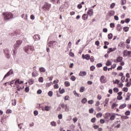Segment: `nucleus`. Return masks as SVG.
I'll list each match as a JSON object with an SVG mask.
<instances>
[{"label":"nucleus","instance_id":"obj_1","mask_svg":"<svg viewBox=\"0 0 131 131\" xmlns=\"http://www.w3.org/2000/svg\"><path fill=\"white\" fill-rule=\"evenodd\" d=\"M25 51L27 54H32V52L34 51V47L32 46L28 45L25 47Z\"/></svg>","mask_w":131,"mask_h":131},{"label":"nucleus","instance_id":"obj_2","mask_svg":"<svg viewBox=\"0 0 131 131\" xmlns=\"http://www.w3.org/2000/svg\"><path fill=\"white\" fill-rule=\"evenodd\" d=\"M3 15L4 17L5 20H10V19H12V18L14 17L13 14L10 12L3 13Z\"/></svg>","mask_w":131,"mask_h":131},{"label":"nucleus","instance_id":"obj_3","mask_svg":"<svg viewBox=\"0 0 131 131\" xmlns=\"http://www.w3.org/2000/svg\"><path fill=\"white\" fill-rule=\"evenodd\" d=\"M51 7H52V5L50 4L47 2H45L44 3V5L42 7V9L43 11H50V9H51Z\"/></svg>","mask_w":131,"mask_h":131},{"label":"nucleus","instance_id":"obj_4","mask_svg":"<svg viewBox=\"0 0 131 131\" xmlns=\"http://www.w3.org/2000/svg\"><path fill=\"white\" fill-rule=\"evenodd\" d=\"M123 57H131V51H128L127 50H124L123 52Z\"/></svg>","mask_w":131,"mask_h":131},{"label":"nucleus","instance_id":"obj_5","mask_svg":"<svg viewBox=\"0 0 131 131\" xmlns=\"http://www.w3.org/2000/svg\"><path fill=\"white\" fill-rule=\"evenodd\" d=\"M22 40H19L16 41V42L15 44L14 45V48L15 49H18L21 45H22Z\"/></svg>","mask_w":131,"mask_h":131},{"label":"nucleus","instance_id":"obj_6","mask_svg":"<svg viewBox=\"0 0 131 131\" xmlns=\"http://www.w3.org/2000/svg\"><path fill=\"white\" fill-rule=\"evenodd\" d=\"M56 45V41H50L48 43V47L51 48L52 49H54L55 48V45Z\"/></svg>","mask_w":131,"mask_h":131},{"label":"nucleus","instance_id":"obj_7","mask_svg":"<svg viewBox=\"0 0 131 131\" xmlns=\"http://www.w3.org/2000/svg\"><path fill=\"white\" fill-rule=\"evenodd\" d=\"M100 81L101 83H106L107 82V80L106 79V78L105 77V76L103 75L101 76L100 78Z\"/></svg>","mask_w":131,"mask_h":131},{"label":"nucleus","instance_id":"obj_8","mask_svg":"<svg viewBox=\"0 0 131 131\" xmlns=\"http://www.w3.org/2000/svg\"><path fill=\"white\" fill-rule=\"evenodd\" d=\"M82 59H85V60H89L91 59V56L89 54H86L85 55L82 54Z\"/></svg>","mask_w":131,"mask_h":131},{"label":"nucleus","instance_id":"obj_9","mask_svg":"<svg viewBox=\"0 0 131 131\" xmlns=\"http://www.w3.org/2000/svg\"><path fill=\"white\" fill-rule=\"evenodd\" d=\"M94 10H93V9H89L88 12H87V14L88 15H89V16H92L94 15Z\"/></svg>","mask_w":131,"mask_h":131},{"label":"nucleus","instance_id":"obj_10","mask_svg":"<svg viewBox=\"0 0 131 131\" xmlns=\"http://www.w3.org/2000/svg\"><path fill=\"white\" fill-rule=\"evenodd\" d=\"M11 74H13V71L12 70H10L4 77L3 79H5L6 77H8V76H10Z\"/></svg>","mask_w":131,"mask_h":131},{"label":"nucleus","instance_id":"obj_11","mask_svg":"<svg viewBox=\"0 0 131 131\" xmlns=\"http://www.w3.org/2000/svg\"><path fill=\"white\" fill-rule=\"evenodd\" d=\"M33 37L35 40H39V39H40V37H39V35L37 34L34 35Z\"/></svg>","mask_w":131,"mask_h":131},{"label":"nucleus","instance_id":"obj_12","mask_svg":"<svg viewBox=\"0 0 131 131\" xmlns=\"http://www.w3.org/2000/svg\"><path fill=\"white\" fill-rule=\"evenodd\" d=\"M86 75V72L85 71H81L79 74V76H85Z\"/></svg>","mask_w":131,"mask_h":131},{"label":"nucleus","instance_id":"obj_13","mask_svg":"<svg viewBox=\"0 0 131 131\" xmlns=\"http://www.w3.org/2000/svg\"><path fill=\"white\" fill-rule=\"evenodd\" d=\"M38 73H37V72H36V71H34L32 73V77H36V76H38Z\"/></svg>","mask_w":131,"mask_h":131},{"label":"nucleus","instance_id":"obj_14","mask_svg":"<svg viewBox=\"0 0 131 131\" xmlns=\"http://www.w3.org/2000/svg\"><path fill=\"white\" fill-rule=\"evenodd\" d=\"M114 119H115V114H112L110 118V120L112 121L114 120Z\"/></svg>","mask_w":131,"mask_h":131},{"label":"nucleus","instance_id":"obj_15","mask_svg":"<svg viewBox=\"0 0 131 131\" xmlns=\"http://www.w3.org/2000/svg\"><path fill=\"white\" fill-rule=\"evenodd\" d=\"M45 111H51V106L46 105L45 107Z\"/></svg>","mask_w":131,"mask_h":131},{"label":"nucleus","instance_id":"obj_16","mask_svg":"<svg viewBox=\"0 0 131 131\" xmlns=\"http://www.w3.org/2000/svg\"><path fill=\"white\" fill-rule=\"evenodd\" d=\"M82 5H84V2H82L81 4H79L77 6L78 9H81L82 8Z\"/></svg>","mask_w":131,"mask_h":131},{"label":"nucleus","instance_id":"obj_17","mask_svg":"<svg viewBox=\"0 0 131 131\" xmlns=\"http://www.w3.org/2000/svg\"><path fill=\"white\" fill-rule=\"evenodd\" d=\"M125 107H126V104L123 103L120 105L119 109H124V108H125Z\"/></svg>","mask_w":131,"mask_h":131},{"label":"nucleus","instance_id":"obj_18","mask_svg":"<svg viewBox=\"0 0 131 131\" xmlns=\"http://www.w3.org/2000/svg\"><path fill=\"white\" fill-rule=\"evenodd\" d=\"M28 83H29V84H33V83H34V79H30L28 80Z\"/></svg>","mask_w":131,"mask_h":131},{"label":"nucleus","instance_id":"obj_19","mask_svg":"<svg viewBox=\"0 0 131 131\" xmlns=\"http://www.w3.org/2000/svg\"><path fill=\"white\" fill-rule=\"evenodd\" d=\"M111 115H112V114L110 113H106V114H105V118L106 119H108V118H109V117H111Z\"/></svg>","mask_w":131,"mask_h":131},{"label":"nucleus","instance_id":"obj_20","mask_svg":"<svg viewBox=\"0 0 131 131\" xmlns=\"http://www.w3.org/2000/svg\"><path fill=\"white\" fill-rule=\"evenodd\" d=\"M82 18L83 20H88V15L84 14L82 15Z\"/></svg>","mask_w":131,"mask_h":131},{"label":"nucleus","instance_id":"obj_21","mask_svg":"<svg viewBox=\"0 0 131 131\" xmlns=\"http://www.w3.org/2000/svg\"><path fill=\"white\" fill-rule=\"evenodd\" d=\"M123 59V58L122 57L118 56L117 58V62H121V61H122Z\"/></svg>","mask_w":131,"mask_h":131},{"label":"nucleus","instance_id":"obj_22","mask_svg":"<svg viewBox=\"0 0 131 131\" xmlns=\"http://www.w3.org/2000/svg\"><path fill=\"white\" fill-rule=\"evenodd\" d=\"M117 30H118V31H120V30H121V25H120V24L117 25Z\"/></svg>","mask_w":131,"mask_h":131},{"label":"nucleus","instance_id":"obj_23","mask_svg":"<svg viewBox=\"0 0 131 131\" xmlns=\"http://www.w3.org/2000/svg\"><path fill=\"white\" fill-rule=\"evenodd\" d=\"M86 102H88V99H86V98H83L81 100V103L82 104H85V103H86Z\"/></svg>","mask_w":131,"mask_h":131},{"label":"nucleus","instance_id":"obj_24","mask_svg":"<svg viewBox=\"0 0 131 131\" xmlns=\"http://www.w3.org/2000/svg\"><path fill=\"white\" fill-rule=\"evenodd\" d=\"M85 90V88L84 86H81L80 89V93H83Z\"/></svg>","mask_w":131,"mask_h":131},{"label":"nucleus","instance_id":"obj_25","mask_svg":"<svg viewBox=\"0 0 131 131\" xmlns=\"http://www.w3.org/2000/svg\"><path fill=\"white\" fill-rule=\"evenodd\" d=\"M40 72H46V69L45 68L41 67L39 68Z\"/></svg>","mask_w":131,"mask_h":131},{"label":"nucleus","instance_id":"obj_26","mask_svg":"<svg viewBox=\"0 0 131 131\" xmlns=\"http://www.w3.org/2000/svg\"><path fill=\"white\" fill-rule=\"evenodd\" d=\"M116 68V64H114L112 66V68H108V71H110V69L111 70H112V69H114V68Z\"/></svg>","mask_w":131,"mask_h":131},{"label":"nucleus","instance_id":"obj_27","mask_svg":"<svg viewBox=\"0 0 131 131\" xmlns=\"http://www.w3.org/2000/svg\"><path fill=\"white\" fill-rule=\"evenodd\" d=\"M50 124L52 126H57V124L55 121L51 122Z\"/></svg>","mask_w":131,"mask_h":131},{"label":"nucleus","instance_id":"obj_28","mask_svg":"<svg viewBox=\"0 0 131 131\" xmlns=\"http://www.w3.org/2000/svg\"><path fill=\"white\" fill-rule=\"evenodd\" d=\"M114 11H111L108 14L109 16L111 17L112 16H114Z\"/></svg>","mask_w":131,"mask_h":131},{"label":"nucleus","instance_id":"obj_29","mask_svg":"<svg viewBox=\"0 0 131 131\" xmlns=\"http://www.w3.org/2000/svg\"><path fill=\"white\" fill-rule=\"evenodd\" d=\"M59 92L60 94H64L65 93V90L64 89H62V90H61V88H59Z\"/></svg>","mask_w":131,"mask_h":131},{"label":"nucleus","instance_id":"obj_30","mask_svg":"<svg viewBox=\"0 0 131 131\" xmlns=\"http://www.w3.org/2000/svg\"><path fill=\"white\" fill-rule=\"evenodd\" d=\"M65 111H66V112H69L70 111V109L69 107H68V106H67V104H65Z\"/></svg>","mask_w":131,"mask_h":131},{"label":"nucleus","instance_id":"obj_31","mask_svg":"<svg viewBox=\"0 0 131 131\" xmlns=\"http://www.w3.org/2000/svg\"><path fill=\"white\" fill-rule=\"evenodd\" d=\"M101 116H103V114L101 113H98L96 115V117L97 118H100V117H101Z\"/></svg>","mask_w":131,"mask_h":131},{"label":"nucleus","instance_id":"obj_32","mask_svg":"<svg viewBox=\"0 0 131 131\" xmlns=\"http://www.w3.org/2000/svg\"><path fill=\"white\" fill-rule=\"evenodd\" d=\"M118 106V104L117 103H113L112 105V109H114L115 107H117Z\"/></svg>","mask_w":131,"mask_h":131},{"label":"nucleus","instance_id":"obj_33","mask_svg":"<svg viewBox=\"0 0 131 131\" xmlns=\"http://www.w3.org/2000/svg\"><path fill=\"white\" fill-rule=\"evenodd\" d=\"M128 29H129V28L128 27H124L123 28V30L125 31V32H127L128 31Z\"/></svg>","mask_w":131,"mask_h":131},{"label":"nucleus","instance_id":"obj_34","mask_svg":"<svg viewBox=\"0 0 131 131\" xmlns=\"http://www.w3.org/2000/svg\"><path fill=\"white\" fill-rule=\"evenodd\" d=\"M64 85L67 87L68 86H70V82H68V81H66L64 82Z\"/></svg>","mask_w":131,"mask_h":131},{"label":"nucleus","instance_id":"obj_35","mask_svg":"<svg viewBox=\"0 0 131 131\" xmlns=\"http://www.w3.org/2000/svg\"><path fill=\"white\" fill-rule=\"evenodd\" d=\"M113 37V35L111 33H110L108 34V39H112V38Z\"/></svg>","mask_w":131,"mask_h":131},{"label":"nucleus","instance_id":"obj_36","mask_svg":"<svg viewBox=\"0 0 131 131\" xmlns=\"http://www.w3.org/2000/svg\"><path fill=\"white\" fill-rule=\"evenodd\" d=\"M38 81L39 82H43V78L42 77H39L38 78Z\"/></svg>","mask_w":131,"mask_h":131},{"label":"nucleus","instance_id":"obj_37","mask_svg":"<svg viewBox=\"0 0 131 131\" xmlns=\"http://www.w3.org/2000/svg\"><path fill=\"white\" fill-rule=\"evenodd\" d=\"M114 92L115 93H118V92H119V89H118V88L115 87L114 88Z\"/></svg>","mask_w":131,"mask_h":131},{"label":"nucleus","instance_id":"obj_38","mask_svg":"<svg viewBox=\"0 0 131 131\" xmlns=\"http://www.w3.org/2000/svg\"><path fill=\"white\" fill-rule=\"evenodd\" d=\"M96 69V67H95V66H92L90 67V70L91 71H94L95 70V69Z\"/></svg>","mask_w":131,"mask_h":131},{"label":"nucleus","instance_id":"obj_39","mask_svg":"<svg viewBox=\"0 0 131 131\" xmlns=\"http://www.w3.org/2000/svg\"><path fill=\"white\" fill-rule=\"evenodd\" d=\"M76 79V78L74 76H72L71 78V80H72V81H75V80Z\"/></svg>","mask_w":131,"mask_h":131},{"label":"nucleus","instance_id":"obj_40","mask_svg":"<svg viewBox=\"0 0 131 131\" xmlns=\"http://www.w3.org/2000/svg\"><path fill=\"white\" fill-rule=\"evenodd\" d=\"M130 111H127L125 113V115H126V116H128V115H130Z\"/></svg>","mask_w":131,"mask_h":131},{"label":"nucleus","instance_id":"obj_41","mask_svg":"<svg viewBox=\"0 0 131 131\" xmlns=\"http://www.w3.org/2000/svg\"><path fill=\"white\" fill-rule=\"evenodd\" d=\"M121 5L123 6V5H125L126 4V0H121Z\"/></svg>","mask_w":131,"mask_h":131},{"label":"nucleus","instance_id":"obj_42","mask_svg":"<svg viewBox=\"0 0 131 131\" xmlns=\"http://www.w3.org/2000/svg\"><path fill=\"white\" fill-rule=\"evenodd\" d=\"M109 50H110L111 52H114V51H116V48H110Z\"/></svg>","mask_w":131,"mask_h":131},{"label":"nucleus","instance_id":"obj_43","mask_svg":"<svg viewBox=\"0 0 131 131\" xmlns=\"http://www.w3.org/2000/svg\"><path fill=\"white\" fill-rule=\"evenodd\" d=\"M12 104L13 106H15V105H16V99H14L12 101Z\"/></svg>","mask_w":131,"mask_h":131},{"label":"nucleus","instance_id":"obj_44","mask_svg":"<svg viewBox=\"0 0 131 131\" xmlns=\"http://www.w3.org/2000/svg\"><path fill=\"white\" fill-rule=\"evenodd\" d=\"M54 4H60V0H53Z\"/></svg>","mask_w":131,"mask_h":131},{"label":"nucleus","instance_id":"obj_45","mask_svg":"<svg viewBox=\"0 0 131 131\" xmlns=\"http://www.w3.org/2000/svg\"><path fill=\"white\" fill-rule=\"evenodd\" d=\"M88 104H90V105H92V104H94V100H89L88 101Z\"/></svg>","mask_w":131,"mask_h":131},{"label":"nucleus","instance_id":"obj_46","mask_svg":"<svg viewBox=\"0 0 131 131\" xmlns=\"http://www.w3.org/2000/svg\"><path fill=\"white\" fill-rule=\"evenodd\" d=\"M123 91L124 92H125V93H127V91H128V88H126V87H125L123 89Z\"/></svg>","mask_w":131,"mask_h":131},{"label":"nucleus","instance_id":"obj_47","mask_svg":"<svg viewBox=\"0 0 131 131\" xmlns=\"http://www.w3.org/2000/svg\"><path fill=\"white\" fill-rule=\"evenodd\" d=\"M48 96L49 97H52L53 96V92L50 91L48 92Z\"/></svg>","mask_w":131,"mask_h":131},{"label":"nucleus","instance_id":"obj_48","mask_svg":"<svg viewBox=\"0 0 131 131\" xmlns=\"http://www.w3.org/2000/svg\"><path fill=\"white\" fill-rule=\"evenodd\" d=\"M106 66H110V65H111V62H110L109 60H107L106 63Z\"/></svg>","mask_w":131,"mask_h":131},{"label":"nucleus","instance_id":"obj_49","mask_svg":"<svg viewBox=\"0 0 131 131\" xmlns=\"http://www.w3.org/2000/svg\"><path fill=\"white\" fill-rule=\"evenodd\" d=\"M121 117L122 119H127V118H128V117L126 116H121Z\"/></svg>","mask_w":131,"mask_h":131},{"label":"nucleus","instance_id":"obj_50","mask_svg":"<svg viewBox=\"0 0 131 131\" xmlns=\"http://www.w3.org/2000/svg\"><path fill=\"white\" fill-rule=\"evenodd\" d=\"M117 100H122V96H121V95H118L117 96Z\"/></svg>","mask_w":131,"mask_h":131},{"label":"nucleus","instance_id":"obj_51","mask_svg":"<svg viewBox=\"0 0 131 131\" xmlns=\"http://www.w3.org/2000/svg\"><path fill=\"white\" fill-rule=\"evenodd\" d=\"M114 7H115V3H112L111 5H110V8L111 9H113L114 8Z\"/></svg>","mask_w":131,"mask_h":131},{"label":"nucleus","instance_id":"obj_52","mask_svg":"<svg viewBox=\"0 0 131 131\" xmlns=\"http://www.w3.org/2000/svg\"><path fill=\"white\" fill-rule=\"evenodd\" d=\"M12 113V110H7V111H6V113L7 114H10V113Z\"/></svg>","mask_w":131,"mask_h":131},{"label":"nucleus","instance_id":"obj_53","mask_svg":"<svg viewBox=\"0 0 131 131\" xmlns=\"http://www.w3.org/2000/svg\"><path fill=\"white\" fill-rule=\"evenodd\" d=\"M41 93H42V91H41V90H38L37 91V94L38 95H40V94H41Z\"/></svg>","mask_w":131,"mask_h":131},{"label":"nucleus","instance_id":"obj_54","mask_svg":"<svg viewBox=\"0 0 131 131\" xmlns=\"http://www.w3.org/2000/svg\"><path fill=\"white\" fill-rule=\"evenodd\" d=\"M58 119H62L63 118V115L62 114H60L58 116Z\"/></svg>","mask_w":131,"mask_h":131},{"label":"nucleus","instance_id":"obj_55","mask_svg":"<svg viewBox=\"0 0 131 131\" xmlns=\"http://www.w3.org/2000/svg\"><path fill=\"white\" fill-rule=\"evenodd\" d=\"M34 114L35 116H36L38 115V111H35L34 112Z\"/></svg>","mask_w":131,"mask_h":131},{"label":"nucleus","instance_id":"obj_56","mask_svg":"<svg viewBox=\"0 0 131 131\" xmlns=\"http://www.w3.org/2000/svg\"><path fill=\"white\" fill-rule=\"evenodd\" d=\"M121 125L120 123H118L116 126H115L116 128H119Z\"/></svg>","mask_w":131,"mask_h":131},{"label":"nucleus","instance_id":"obj_57","mask_svg":"<svg viewBox=\"0 0 131 131\" xmlns=\"http://www.w3.org/2000/svg\"><path fill=\"white\" fill-rule=\"evenodd\" d=\"M73 94L75 95H77V97H79V94H78V93H76V91H73Z\"/></svg>","mask_w":131,"mask_h":131},{"label":"nucleus","instance_id":"obj_58","mask_svg":"<svg viewBox=\"0 0 131 131\" xmlns=\"http://www.w3.org/2000/svg\"><path fill=\"white\" fill-rule=\"evenodd\" d=\"M129 21H130V19H129V18H126V19L125 20V23H129Z\"/></svg>","mask_w":131,"mask_h":131},{"label":"nucleus","instance_id":"obj_59","mask_svg":"<svg viewBox=\"0 0 131 131\" xmlns=\"http://www.w3.org/2000/svg\"><path fill=\"white\" fill-rule=\"evenodd\" d=\"M95 121H96V118H93L91 119V122H92L93 123H95Z\"/></svg>","mask_w":131,"mask_h":131},{"label":"nucleus","instance_id":"obj_60","mask_svg":"<svg viewBox=\"0 0 131 131\" xmlns=\"http://www.w3.org/2000/svg\"><path fill=\"white\" fill-rule=\"evenodd\" d=\"M25 92L28 93L29 92V87H26L25 88Z\"/></svg>","mask_w":131,"mask_h":131},{"label":"nucleus","instance_id":"obj_61","mask_svg":"<svg viewBox=\"0 0 131 131\" xmlns=\"http://www.w3.org/2000/svg\"><path fill=\"white\" fill-rule=\"evenodd\" d=\"M90 59L91 60V62H94V61H95V58H94L93 56H91Z\"/></svg>","mask_w":131,"mask_h":131},{"label":"nucleus","instance_id":"obj_62","mask_svg":"<svg viewBox=\"0 0 131 131\" xmlns=\"http://www.w3.org/2000/svg\"><path fill=\"white\" fill-rule=\"evenodd\" d=\"M114 25H115L114 23H111L110 24V27L111 28H114V27H115Z\"/></svg>","mask_w":131,"mask_h":131},{"label":"nucleus","instance_id":"obj_63","mask_svg":"<svg viewBox=\"0 0 131 131\" xmlns=\"http://www.w3.org/2000/svg\"><path fill=\"white\" fill-rule=\"evenodd\" d=\"M89 113L91 114L94 113V108H92L91 109H90Z\"/></svg>","mask_w":131,"mask_h":131},{"label":"nucleus","instance_id":"obj_64","mask_svg":"<svg viewBox=\"0 0 131 131\" xmlns=\"http://www.w3.org/2000/svg\"><path fill=\"white\" fill-rule=\"evenodd\" d=\"M95 45L97 46H100V41H99L98 40L96 41L95 42Z\"/></svg>","mask_w":131,"mask_h":131}]
</instances>
